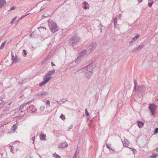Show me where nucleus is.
Returning a JSON list of instances; mask_svg holds the SVG:
<instances>
[{"instance_id": "obj_38", "label": "nucleus", "mask_w": 158, "mask_h": 158, "mask_svg": "<svg viewBox=\"0 0 158 158\" xmlns=\"http://www.w3.org/2000/svg\"><path fill=\"white\" fill-rule=\"evenodd\" d=\"M46 103V104H47L48 105V106H50V101H49L47 100V101Z\"/></svg>"}, {"instance_id": "obj_44", "label": "nucleus", "mask_w": 158, "mask_h": 158, "mask_svg": "<svg viewBox=\"0 0 158 158\" xmlns=\"http://www.w3.org/2000/svg\"><path fill=\"white\" fill-rule=\"evenodd\" d=\"M29 14H27V15H24V16H23L20 19H22V18H23V17H25L26 16V15H29Z\"/></svg>"}, {"instance_id": "obj_33", "label": "nucleus", "mask_w": 158, "mask_h": 158, "mask_svg": "<svg viewBox=\"0 0 158 158\" xmlns=\"http://www.w3.org/2000/svg\"><path fill=\"white\" fill-rule=\"evenodd\" d=\"M157 133H158V128H156L155 130L154 134H156Z\"/></svg>"}, {"instance_id": "obj_9", "label": "nucleus", "mask_w": 158, "mask_h": 158, "mask_svg": "<svg viewBox=\"0 0 158 158\" xmlns=\"http://www.w3.org/2000/svg\"><path fill=\"white\" fill-rule=\"evenodd\" d=\"M55 70L52 69V70L49 71L48 73H47L45 75V77H51V76L55 73Z\"/></svg>"}, {"instance_id": "obj_43", "label": "nucleus", "mask_w": 158, "mask_h": 158, "mask_svg": "<svg viewBox=\"0 0 158 158\" xmlns=\"http://www.w3.org/2000/svg\"><path fill=\"white\" fill-rule=\"evenodd\" d=\"M134 83L135 85H137V82H136V81L135 80H134Z\"/></svg>"}, {"instance_id": "obj_28", "label": "nucleus", "mask_w": 158, "mask_h": 158, "mask_svg": "<svg viewBox=\"0 0 158 158\" xmlns=\"http://www.w3.org/2000/svg\"><path fill=\"white\" fill-rule=\"evenodd\" d=\"M18 61V59L17 58L15 57L14 59L13 62H15V63H16V62H17Z\"/></svg>"}, {"instance_id": "obj_15", "label": "nucleus", "mask_w": 158, "mask_h": 158, "mask_svg": "<svg viewBox=\"0 0 158 158\" xmlns=\"http://www.w3.org/2000/svg\"><path fill=\"white\" fill-rule=\"evenodd\" d=\"M46 135L44 133L41 132L40 134V139L42 140L45 141L46 140L45 138Z\"/></svg>"}, {"instance_id": "obj_14", "label": "nucleus", "mask_w": 158, "mask_h": 158, "mask_svg": "<svg viewBox=\"0 0 158 158\" xmlns=\"http://www.w3.org/2000/svg\"><path fill=\"white\" fill-rule=\"evenodd\" d=\"M68 144L66 143H63L60 144L59 145L58 148H64L67 147Z\"/></svg>"}, {"instance_id": "obj_27", "label": "nucleus", "mask_w": 158, "mask_h": 158, "mask_svg": "<svg viewBox=\"0 0 158 158\" xmlns=\"http://www.w3.org/2000/svg\"><path fill=\"white\" fill-rule=\"evenodd\" d=\"M23 56H26V55H27V52H26V51L25 50H23Z\"/></svg>"}, {"instance_id": "obj_1", "label": "nucleus", "mask_w": 158, "mask_h": 158, "mask_svg": "<svg viewBox=\"0 0 158 158\" xmlns=\"http://www.w3.org/2000/svg\"><path fill=\"white\" fill-rule=\"evenodd\" d=\"M95 67V65L90 64L87 66L85 68L78 70L75 73L77 74V72L81 73L83 70L85 73V77L88 78H89L93 75V71Z\"/></svg>"}, {"instance_id": "obj_42", "label": "nucleus", "mask_w": 158, "mask_h": 158, "mask_svg": "<svg viewBox=\"0 0 158 158\" xmlns=\"http://www.w3.org/2000/svg\"><path fill=\"white\" fill-rule=\"evenodd\" d=\"M44 7H43V6H42L41 8L40 11L42 10H44Z\"/></svg>"}, {"instance_id": "obj_36", "label": "nucleus", "mask_w": 158, "mask_h": 158, "mask_svg": "<svg viewBox=\"0 0 158 158\" xmlns=\"http://www.w3.org/2000/svg\"><path fill=\"white\" fill-rule=\"evenodd\" d=\"M85 114L87 116H88L89 115V113L88 112L87 109L85 110Z\"/></svg>"}, {"instance_id": "obj_16", "label": "nucleus", "mask_w": 158, "mask_h": 158, "mask_svg": "<svg viewBox=\"0 0 158 158\" xmlns=\"http://www.w3.org/2000/svg\"><path fill=\"white\" fill-rule=\"evenodd\" d=\"M6 4L5 0H0V8L4 6Z\"/></svg>"}, {"instance_id": "obj_54", "label": "nucleus", "mask_w": 158, "mask_h": 158, "mask_svg": "<svg viewBox=\"0 0 158 158\" xmlns=\"http://www.w3.org/2000/svg\"><path fill=\"white\" fill-rule=\"evenodd\" d=\"M77 18H78V16L77 17L76 19H77Z\"/></svg>"}, {"instance_id": "obj_29", "label": "nucleus", "mask_w": 158, "mask_h": 158, "mask_svg": "<svg viewBox=\"0 0 158 158\" xmlns=\"http://www.w3.org/2000/svg\"><path fill=\"white\" fill-rule=\"evenodd\" d=\"M144 88V87L143 85H141L140 86H139V91H141V89H143Z\"/></svg>"}, {"instance_id": "obj_51", "label": "nucleus", "mask_w": 158, "mask_h": 158, "mask_svg": "<svg viewBox=\"0 0 158 158\" xmlns=\"http://www.w3.org/2000/svg\"><path fill=\"white\" fill-rule=\"evenodd\" d=\"M156 151H157V152H158V148H157V149H156Z\"/></svg>"}, {"instance_id": "obj_39", "label": "nucleus", "mask_w": 158, "mask_h": 158, "mask_svg": "<svg viewBox=\"0 0 158 158\" xmlns=\"http://www.w3.org/2000/svg\"><path fill=\"white\" fill-rule=\"evenodd\" d=\"M157 156V155L156 154H154L152 156H151V157H154V158H156Z\"/></svg>"}, {"instance_id": "obj_57", "label": "nucleus", "mask_w": 158, "mask_h": 158, "mask_svg": "<svg viewBox=\"0 0 158 158\" xmlns=\"http://www.w3.org/2000/svg\"><path fill=\"white\" fill-rule=\"evenodd\" d=\"M42 63H43V64H44V62H42Z\"/></svg>"}, {"instance_id": "obj_22", "label": "nucleus", "mask_w": 158, "mask_h": 158, "mask_svg": "<svg viewBox=\"0 0 158 158\" xmlns=\"http://www.w3.org/2000/svg\"><path fill=\"white\" fill-rule=\"evenodd\" d=\"M6 43V40H5L3 43H2L1 45L0 46V49H2L4 47Z\"/></svg>"}, {"instance_id": "obj_41", "label": "nucleus", "mask_w": 158, "mask_h": 158, "mask_svg": "<svg viewBox=\"0 0 158 158\" xmlns=\"http://www.w3.org/2000/svg\"><path fill=\"white\" fill-rule=\"evenodd\" d=\"M35 137L34 136V137H32V139H31V140L33 141V143H34V140H35Z\"/></svg>"}, {"instance_id": "obj_4", "label": "nucleus", "mask_w": 158, "mask_h": 158, "mask_svg": "<svg viewBox=\"0 0 158 158\" xmlns=\"http://www.w3.org/2000/svg\"><path fill=\"white\" fill-rule=\"evenodd\" d=\"M97 46L95 42H93L87 48V51L89 53L91 52Z\"/></svg>"}, {"instance_id": "obj_32", "label": "nucleus", "mask_w": 158, "mask_h": 158, "mask_svg": "<svg viewBox=\"0 0 158 158\" xmlns=\"http://www.w3.org/2000/svg\"><path fill=\"white\" fill-rule=\"evenodd\" d=\"M9 148H10L11 151L13 153H14V152H13L14 149H13V147H12L11 146H9Z\"/></svg>"}, {"instance_id": "obj_34", "label": "nucleus", "mask_w": 158, "mask_h": 158, "mask_svg": "<svg viewBox=\"0 0 158 158\" xmlns=\"http://www.w3.org/2000/svg\"><path fill=\"white\" fill-rule=\"evenodd\" d=\"M68 99L67 98H66L65 99H63L61 101H63V103H64L66 102L67 101H68Z\"/></svg>"}, {"instance_id": "obj_2", "label": "nucleus", "mask_w": 158, "mask_h": 158, "mask_svg": "<svg viewBox=\"0 0 158 158\" xmlns=\"http://www.w3.org/2000/svg\"><path fill=\"white\" fill-rule=\"evenodd\" d=\"M80 40L79 38L75 35H73L69 39V44L73 46L79 42Z\"/></svg>"}, {"instance_id": "obj_23", "label": "nucleus", "mask_w": 158, "mask_h": 158, "mask_svg": "<svg viewBox=\"0 0 158 158\" xmlns=\"http://www.w3.org/2000/svg\"><path fill=\"white\" fill-rule=\"evenodd\" d=\"M31 102V101H30V102H24V104H23V105H22L21 106H20V108H23V107L25 106L26 105H27V104H29L30 102Z\"/></svg>"}, {"instance_id": "obj_40", "label": "nucleus", "mask_w": 158, "mask_h": 158, "mask_svg": "<svg viewBox=\"0 0 158 158\" xmlns=\"http://www.w3.org/2000/svg\"><path fill=\"white\" fill-rule=\"evenodd\" d=\"M130 148V149H132V151L133 152V153L134 154L135 153V152L136 151V150L134 148Z\"/></svg>"}, {"instance_id": "obj_11", "label": "nucleus", "mask_w": 158, "mask_h": 158, "mask_svg": "<svg viewBox=\"0 0 158 158\" xmlns=\"http://www.w3.org/2000/svg\"><path fill=\"white\" fill-rule=\"evenodd\" d=\"M144 47L143 45H139L138 48H134L133 50L132 51V52H138L141 49H142Z\"/></svg>"}, {"instance_id": "obj_10", "label": "nucleus", "mask_w": 158, "mask_h": 158, "mask_svg": "<svg viewBox=\"0 0 158 158\" xmlns=\"http://www.w3.org/2000/svg\"><path fill=\"white\" fill-rule=\"evenodd\" d=\"M82 7L84 9L86 10L89 9V6L87 2H84L82 4Z\"/></svg>"}, {"instance_id": "obj_24", "label": "nucleus", "mask_w": 158, "mask_h": 158, "mask_svg": "<svg viewBox=\"0 0 158 158\" xmlns=\"http://www.w3.org/2000/svg\"><path fill=\"white\" fill-rule=\"evenodd\" d=\"M17 126H16V124H15L12 127V130L13 131H14L17 128Z\"/></svg>"}, {"instance_id": "obj_17", "label": "nucleus", "mask_w": 158, "mask_h": 158, "mask_svg": "<svg viewBox=\"0 0 158 158\" xmlns=\"http://www.w3.org/2000/svg\"><path fill=\"white\" fill-rule=\"evenodd\" d=\"M129 143V141L127 139H124V142H123V144L125 147H127Z\"/></svg>"}, {"instance_id": "obj_58", "label": "nucleus", "mask_w": 158, "mask_h": 158, "mask_svg": "<svg viewBox=\"0 0 158 158\" xmlns=\"http://www.w3.org/2000/svg\"><path fill=\"white\" fill-rule=\"evenodd\" d=\"M8 104L10 105V103H9V104Z\"/></svg>"}, {"instance_id": "obj_19", "label": "nucleus", "mask_w": 158, "mask_h": 158, "mask_svg": "<svg viewBox=\"0 0 158 158\" xmlns=\"http://www.w3.org/2000/svg\"><path fill=\"white\" fill-rule=\"evenodd\" d=\"M106 146L107 148L109 149L110 151L111 150H112L113 151H114V149H113L111 148V144H106Z\"/></svg>"}, {"instance_id": "obj_35", "label": "nucleus", "mask_w": 158, "mask_h": 158, "mask_svg": "<svg viewBox=\"0 0 158 158\" xmlns=\"http://www.w3.org/2000/svg\"><path fill=\"white\" fill-rule=\"evenodd\" d=\"M60 118H61L62 120H64V119H65V117H64V115L62 114L61 116L60 117Z\"/></svg>"}, {"instance_id": "obj_20", "label": "nucleus", "mask_w": 158, "mask_h": 158, "mask_svg": "<svg viewBox=\"0 0 158 158\" xmlns=\"http://www.w3.org/2000/svg\"><path fill=\"white\" fill-rule=\"evenodd\" d=\"M153 0H148L149 2L148 5L149 6H151L153 3Z\"/></svg>"}, {"instance_id": "obj_53", "label": "nucleus", "mask_w": 158, "mask_h": 158, "mask_svg": "<svg viewBox=\"0 0 158 158\" xmlns=\"http://www.w3.org/2000/svg\"><path fill=\"white\" fill-rule=\"evenodd\" d=\"M44 17V15H43L42 16V17Z\"/></svg>"}, {"instance_id": "obj_18", "label": "nucleus", "mask_w": 158, "mask_h": 158, "mask_svg": "<svg viewBox=\"0 0 158 158\" xmlns=\"http://www.w3.org/2000/svg\"><path fill=\"white\" fill-rule=\"evenodd\" d=\"M138 124L139 128H140L143 126L144 123L141 121L138 122Z\"/></svg>"}, {"instance_id": "obj_55", "label": "nucleus", "mask_w": 158, "mask_h": 158, "mask_svg": "<svg viewBox=\"0 0 158 158\" xmlns=\"http://www.w3.org/2000/svg\"><path fill=\"white\" fill-rule=\"evenodd\" d=\"M42 63H43V64H44V62H42Z\"/></svg>"}, {"instance_id": "obj_7", "label": "nucleus", "mask_w": 158, "mask_h": 158, "mask_svg": "<svg viewBox=\"0 0 158 158\" xmlns=\"http://www.w3.org/2000/svg\"><path fill=\"white\" fill-rule=\"evenodd\" d=\"M52 78V77H45V76H44V80L40 84L39 86H41L44 85L49 80Z\"/></svg>"}, {"instance_id": "obj_56", "label": "nucleus", "mask_w": 158, "mask_h": 158, "mask_svg": "<svg viewBox=\"0 0 158 158\" xmlns=\"http://www.w3.org/2000/svg\"><path fill=\"white\" fill-rule=\"evenodd\" d=\"M42 63H43V64H44V62H42Z\"/></svg>"}, {"instance_id": "obj_3", "label": "nucleus", "mask_w": 158, "mask_h": 158, "mask_svg": "<svg viewBox=\"0 0 158 158\" xmlns=\"http://www.w3.org/2000/svg\"><path fill=\"white\" fill-rule=\"evenodd\" d=\"M48 25L51 29L54 30L55 32L58 30V27L56 25L55 22L51 19L48 20Z\"/></svg>"}, {"instance_id": "obj_12", "label": "nucleus", "mask_w": 158, "mask_h": 158, "mask_svg": "<svg viewBox=\"0 0 158 158\" xmlns=\"http://www.w3.org/2000/svg\"><path fill=\"white\" fill-rule=\"evenodd\" d=\"M139 35L138 34H136V35L135 37H133L132 40L129 42L130 44H131L134 43L135 41H136L137 39L139 38Z\"/></svg>"}, {"instance_id": "obj_45", "label": "nucleus", "mask_w": 158, "mask_h": 158, "mask_svg": "<svg viewBox=\"0 0 158 158\" xmlns=\"http://www.w3.org/2000/svg\"><path fill=\"white\" fill-rule=\"evenodd\" d=\"M51 64L52 66H55V64L53 63V62H51Z\"/></svg>"}, {"instance_id": "obj_48", "label": "nucleus", "mask_w": 158, "mask_h": 158, "mask_svg": "<svg viewBox=\"0 0 158 158\" xmlns=\"http://www.w3.org/2000/svg\"><path fill=\"white\" fill-rule=\"evenodd\" d=\"M73 127V126L72 125H71L70 126V128H69V129L68 130V131H69V130L70 129H71L72 128V127Z\"/></svg>"}, {"instance_id": "obj_21", "label": "nucleus", "mask_w": 158, "mask_h": 158, "mask_svg": "<svg viewBox=\"0 0 158 158\" xmlns=\"http://www.w3.org/2000/svg\"><path fill=\"white\" fill-rule=\"evenodd\" d=\"M79 153V150H78V148H77V150L76 151L75 153L74 156L73 158H76L77 156Z\"/></svg>"}, {"instance_id": "obj_25", "label": "nucleus", "mask_w": 158, "mask_h": 158, "mask_svg": "<svg viewBox=\"0 0 158 158\" xmlns=\"http://www.w3.org/2000/svg\"><path fill=\"white\" fill-rule=\"evenodd\" d=\"M113 22L114 23V26H116V24H117V18L116 17H115L114 19Z\"/></svg>"}, {"instance_id": "obj_31", "label": "nucleus", "mask_w": 158, "mask_h": 158, "mask_svg": "<svg viewBox=\"0 0 158 158\" xmlns=\"http://www.w3.org/2000/svg\"><path fill=\"white\" fill-rule=\"evenodd\" d=\"M16 18H17V17H14L12 21L10 23H11V24L13 23L16 20Z\"/></svg>"}, {"instance_id": "obj_6", "label": "nucleus", "mask_w": 158, "mask_h": 158, "mask_svg": "<svg viewBox=\"0 0 158 158\" xmlns=\"http://www.w3.org/2000/svg\"><path fill=\"white\" fill-rule=\"evenodd\" d=\"M87 50H86L84 49L80 52L79 53L77 59L76 60V62L77 61L80 60L81 58L85 54Z\"/></svg>"}, {"instance_id": "obj_37", "label": "nucleus", "mask_w": 158, "mask_h": 158, "mask_svg": "<svg viewBox=\"0 0 158 158\" xmlns=\"http://www.w3.org/2000/svg\"><path fill=\"white\" fill-rule=\"evenodd\" d=\"M42 28L43 29L44 28L45 29H46V28H45L44 27H39L38 28V29L40 31L41 30H42Z\"/></svg>"}, {"instance_id": "obj_46", "label": "nucleus", "mask_w": 158, "mask_h": 158, "mask_svg": "<svg viewBox=\"0 0 158 158\" xmlns=\"http://www.w3.org/2000/svg\"><path fill=\"white\" fill-rule=\"evenodd\" d=\"M121 17V15L119 14L118 15V18L120 19V18Z\"/></svg>"}, {"instance_id": "obj_30", "label": "nucleus", "mask_w": 158, "mask_h": 158, "mask_svg": "<svg viewBox=\"0 0 158 158\" xmlns=\"http://www.w3.org/2000/svg\"><path fill=\"white\" fill-rule=\"evenodd\" d=\"M16 8H17L15 6H13L10 8V9L8 10V11L15 10V9Z\"/></svg>"}, {"instance_id": "obj_52", "label": "nucleus", "mask_w": 158, "mask_h": 158, "mask_svg": "<svg viewBox=\"0 0 158 158\" xmlns=\"http://www.w3.org/2000/svg\"><path fill=\"white\" fill-rule=\"evenodd\" d=\"M12 58H13H13H14V56H12Z\"/></svg>"}, {"instance_id": "obj_50", "label": "nucleus", "mask_w": 158, "mask_h": 158, "mask_svg": "<svg viewBox=\"0 0 158 158\" xmlns=\"http://www.w3.org/2000/svg\"><path fill=\"white\" fill-rule=\"evenodd\" d=\"M32 34H30V36H32Z\"/></svg>"}, {"instance_id": "obj_47", "label": "nucleus", "mask_w": 158, "mask_h": 158, "mask_svg": "<svg viewBox=\"0 0 158 158\" xmlns=\"http://www.w3.org/2000/svg\"><path fill=\"white\" fill-rule=\"evenodd\" d=\"M136 85H134V89H135L136 88Z\"/></svg>"}, {"instance_id": "obj_5", "label": "nucleus", "mask_w": 158, "mask_h": 158, "mask_svg": "<svg viewBox=\"0 0 158 158\" xmlns=\"http://www.w3.org/2000/svg\"><path fill=\"white\" fill-rule=\"evenodd\" d=\"M156 107V105L154 104H150L148 108L151 111V114L153 115H154V111Z\"/></svg>"}, {"instance_id": "obj_49", "label": "nucleus", "mask_w": 158, "mask_h": 158, "mask_svg": "<svg viewBox=\"0 0 158 158\" xmlns=\"http://www.w3.org/2000/svg\"><path fill=\"white\" fill-rule=\"evenodd\" d=\"M139 1V2H142V0H138Z\"/></svg>"}, {"instance_id": "obj_8", "label": "nucleus", "mask_w": 158, "mask_h": 158, "mask_svg": "<svg viewBox=\"0 0 158 158\" xmlns=\"http://www.w3.org/2000/svg\"><path fill=\"white\" fill-rule=\"evenodd\" d=\"M27 111L30 113L34 112L36 111V109L33 105L31 106L27 109Z\"/></svg>"}, {"instance_id": "obj_26", "label": "nucleus", "mask_w": 158, "mask_h": 158, "mask_svg": "<svg viewBox=\"0 0 158 158\" xmlns=\"http://www.w3.org/2000/svg\"><path fill=\"white\" fill-rule=\"evenodd\" d=\"M53 156L54 157H56V158H60V156L58 155L57 154H53Z\"/></svg>"}, {"instance_id": "obj_13", "label": "nucleus", "mask_w": 158, "mask_h": 158, "mask_svg": "<svg viewBox=\"0 0 158 158\" xmlns=\"http://www.w3.org/2000/svg\"><path fill=\"white\" fill-rule=\"evenodd\" d=\"M48 92L46 91H43L40 93H38L37 95L39 97H42L44 96L47 95Z\"/></svg>"}]
</instances>
